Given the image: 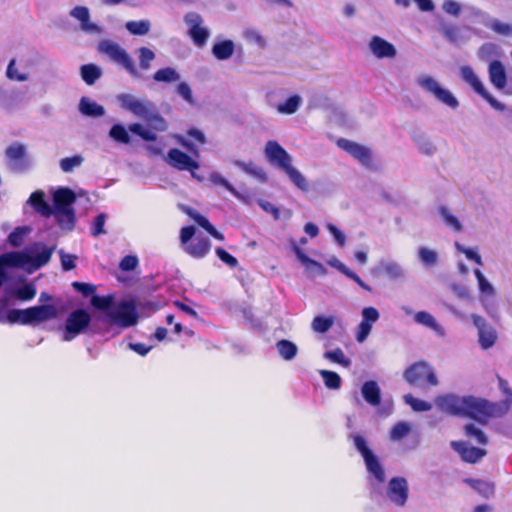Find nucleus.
<instances>
[{
    "label": "nucleus",
    "mask_w": 512,
    "mask_h": 512,
    "mask_svg": "<svg viewBox=\"0 0 512 512\" xmlns=\"http://www.w3.org/2000/svg\"><path fill=\"white\" fill-rule=\"evenodd\" d=\"M454 245H455V248L457 249V251L460 253H463L468 260L473 261L474 263H476L479 266L483 265L482 258L476 248L465 247L462 244H460L459 242H455Z\"/></svg>",
    "instance_id": "58"
},
{
    "label": "nucleus",
    "mask_w": 512,
    "mask_h": 512,
    "mask_svg": "<svg viewBox=\"0 0 512 512\" xmlns=\"http://www.w3.org/2000/svg\"><path fill=\"white\" fill-rule=\"evenodd\" d=\"M450 445L467 463H477L487 454L485 449L471 446L465 441H452Z\"/></svg>",
    "instance_id": "21"
},
{
    "label": "nucleus",
    "mask_w": 512,
    "mask_h": 512,
    "mask_svg": "<svg viewBox=\"0 0 512 512\" xmlns=\"http://www.w3.org/2000/svg\"><path fill=\"white\" fill-rule=\"evenodd\" d=\"M7 164L10 170L13 172L21 173L27 171L32 161L27 152V148L22 143H13L7 147L5 151Z\"/></svg>",
    "instance_id": "13"
},
{
    "label": "nucleus",
    "mask_w": 512,
    "mask_h": 512,
    "mask_svg": "<svg viewBox=\"0 0 512 512\" xmlns=\"http://www.w3.org/2000/svg\"><path fill=\"white\" fill-rule=\"evenodd\" d=\"M78 109L82 115L87 117L99 118L105 115V108L88 97L80 99Z\"/></svg>",
    "instance_id": "30"
},
{
    "label": "nucleus",
    "mask_w": 512,
    "mask_h": 512,
    "mask_svg": "<svg viewBox=\"0 0 512 512\" xmlns=\"http://www.w3.org/2000/svg\"><path fill=\"white\" fill-rule=\"evenodd\" d=\"M412 424L408 421L397 422L390 430L389 438L393 442H398L407 437L412 431Z\"/></svg>",
    "instance_id": "36"
},
{
    "label": "nucleus",
    "mask_w": 512,
    "mask_h": 512,
    "mask_svg": "<svg viewBox=\"0 0 512 512\" xmlns=\"http://www.w3.org/2000/svg\"><path fill=\"white\" fill-rule=\"evenodd\" d=\"M441 33L445 37V39L454 44L459 45L464 42V39L461 34V29L452 24H445L441 27Z\"/></svg>",
    "instance_id": "43"
},
{
    "label": "nucleus",
    "mask_w": 512,
    "mask_h": 512,
    "mask_svg": "<svg viewBox=\"0 0 512 512\" xmlns=\"http://www.w3.org/2000/svg\"><path fill=\"white\" fill-rule=\"evenodd\" d=\"M488 73L490 82L496 89L502 90L505 88L507 77L504 66L500 61H492L489 65Z\"/></svg>",
    "instance_id": "27"
},
{
    "label": "nucleus",
    "mask_w": 512,
    "mask_h": 512,
    "mask_svg": "<svg viewBox=\"0 0 512 512\" xmlns=\"http://www.w3.org/2000/svg\"><path fill=\"white\" fill-rule=\"evenodd\" d=\"M355 449L362 456L366 470L368 472V479L372 485H381L386 481V473L379 458L369 448L366 439L360 434H353L351 436Z\"/></svg>",
    "instance_id": "4"
},
{
    "label": "nucleus",
    "mask_w": 512,
    "mask_h": 512,
    "mask_svg": "<svg viewBox=\"0 0 512 512\" xmlns=\"http://www.w3.org/2000/svg\"><path fill=\"white\" fill-rule=\"evenodd\" d=\"M54 249V246L47 247L43 243L36 242L24 251H13L0 255V287L6 279L4 266L37 270L50 261Z\"/></svg>",
    "instance_id": "1"
},
{
    "label": "nucleus",
    "mask_w": 512,
    "mask_h": 512,
    "mask_svg": "<svg viewBox=\"0 0 512 512\" xmlns=\"http://www.w3.org/2000/svg\"><path fill=\"white\" fill-rule=\"evenodd\" d=\"M460 76L462 80L469 84L477 94L480 95L484 92L485 87L483 83L470 66H462L460 68Z\"/></svg>",
    "instance_id": "33"
},
{
    "label": "nucleus",
    "mask_w": 512,
    "mask_h": 512,
    "mask_svg": "<svg viewBox=\"0 0 512 512\" xmlns=\"http://www.w3.org/2000/svg\"><path fill=\"white\" fill-rule=\"evenodd\" d=\"M361 394L364 400L372 407H377L381 403V390L376 381L370 380L363 383Z\"/></svg>",
    "instance_id": "28"
},
{
    "label": "nucleus",
    "mask_w": 512,
    "mask_h": 512,
    "mask_svg": "<svg viewBox=\"0 0 512 512\" xmlns=\"http://www.w3.org/2000/svg\"><path fill=\"white\" fill-rule=\"evenodd\" d=\"M234 164L242 169L245 173L257 178L258 180L265 182L267 181V175L265 171L254 164L253 162H243L241 160H235Z\"/></svg>",
    "instance_id": "38"
},
{
    "label": "nucleus",
    "mask_w": 512,
    "mask_h": 512,
    "mask_svg": "<svg viewBox=\"0 0 512 512\" xmlns=\"http://www.w3.org/2000/svg\"><path fill=\"white\" fill-rule=\"evenodd\" d=\"M165 161L171 167L180 171H192L200 167L199 163L179 149H170Z\"/></svg>",
    "instance_id": "19"
},
{
    "label": "nucleus",
    "mask_w": 512,
    "mask_h": 512,
    "mask_svg": "<svg viewBox=\"0 0 512 512\" xmlns=\"http://www.w3.org/2000/svg\"><path fill=\"white\" fill-rule=\"evenodd\" d=\"M209 180L215 185H221L225 187L235 197L241 198L237 190L218 172H212L209 175Z\"/></svg>",
    "instance_id": "59"
},
{
    "label": "nucleus",
    "mask_w": 512,
    "mask_h": 512,
    "mask_svg": "<svg viewBox=\"0 0 512 512\" xmlns=\"http://www.w3.org/2000/svg\"><path fill=\"white\" fill-rule=\"evenodd\" d=\"M109 137L113 139L115 142L121 144L130 143L129 133L125 126L122 124H114L109 131Z\"/></svg>",
    "instance_id": "51"
},
{
    "label": "nucleus",
    "mask_w": 512,
    "mask_h": 512,
    "mask_svg": "<svg viewBox=\"0 0 512 512\" xmlns=\"http://www.w3.org/2000/svg\"><path fill=\"white\" fill-rule=\"evenodd\" d=\"M386 497L396 507H404L409 498L408 480L402 476L392 477L386 487Z\"/></svg>",
    "instance_id": "15"
},
{
    "label": "nucleus",
    "mask_w": 512,
    "mask_h": 512,
    "mask_svg": "<svg viewBox=\"0 0 512 512\" xmlns=\"http://www.w3.org/2000/svg\"><path fill=\"white\" fill-rule=\"evenodd\" d=\"M414 321L419 325L430 328L439 337H444L446 335L444 327L437 322L433 315L426 311L416 312L414 314Z\"/></svg>",
    "instance_id": "29"
},
{
    "label": "nucleus",
    "mask_w": 512,
    "mask_h": 512,
    "mask_svg": "<svg viewBox=\"0 0 512 512\" xmlns=\"http://www.w3.org/2000/svg\"><path fill=\"white\" fill-rule=\"evenodd\" d=\"M125 27L131 34L142 36L150 31L151 24L149 20L128 21Z\"/></svg>",
    "instance_id": "53"
},
{
    "label": "nucleus",
    "mask_w": 512,
    "mask_h": 512,
    "mask_svg": "<svg viewBox=\"0 0 512 512\" xmlns=\"http://www.w3.org/2000/svg\"><path fill=\"white\" fill-rule=\"evenodd\" d=\"M471 320L478 331V342L482 349L487 350L497 341L495 328L487 323L486 319L477 314H471Z\"/></svg>",
    "instance_id": "16"
},
{
    "label": "nucleus",
    "mask_w": 512,
    "mask_h": 512,
    "mask_svg": "<svg viewBox=\"0 0 512 512\" xmlns=\"http://www.w3.org/2000/svg\"><path fill=\"white\" fill-rule=\"evenodd\" d=\"M362 320L365 323L370 324L373 326L374 323H376L380 318L379 311L374 307H365L362 309L361 312Z\"/></svg>",
    "instance_id": "63"
},
{
    "label": "nucleus",
    "mask_w": 512,
    "mask_h": 512,
    "mask_svg": "<svg viewBox=\"0 0 512 512\" xmlns=\"http://www.w3.org/2000/svg\"><path fill=\"white\" fill-rule=\"evenodd\" d=\"M70 15L80 22L82 31L89 34L101 33V28L97 24L90 22V13L87 7L76 6L70 11Z\"/></svg>",
    "instance_id": "24"
},
{
    "label": "nucleus",
    "mask_w": 512,
    "mask_h": 512,
    "mask_svg": "<svg viewBox=\"0 0 512 512\" xmlns=\"http://www.w3.org/2000/svg\"><path fill=\"white\" fill-rule=\"evenodd\" d=\"M371 53L378 59L394 58L397 54L395 46L379 36H373L369 42Z\"/></svg>",
    "instance_id": "22"
},
{
    "label": "nucleus",
    "mask_w": 512,
    "mask_h": 512,
    "mask_svg": "<svg viewBox=\"0 0 512 512\" xmlns=\"http://www.w3.org/2000/svg\"><path fill=\"white\" fill-rule=\"evenodd\" d=\"M50 216H54L57 224L62 230L72 231L75 228L76 216L73 210L51 211Z\"/></svg>",
    "instance_id": "31"
},
{
    "label": "nucleus",
    "mask_w": 512,
    "mask_h": 512,
    "mask_svg": "<svg viewBox=\"0 0 512 512\" xmlns=\"http://www.w3.org/2000/svg\"><path fill=\"white\" fill-rule=\"evenodd\" d=\"M175 90H176V93L187 103H189L191 105L195 104V99L193 97L192 89L187 82H185V81L179 82L177 84Z\"/></svg>",
    "instance_id": "60"
},
{
    "label": "nucleus",
    "mask_w": 512,
    "mask_h": 512,
    "mask_svg": "<svg viewBox=\"0 0 512 512\" xmlns=\"http://www.w3.org/2000/svg\"><path fill=\"white\" fill-rule=\"evenodd\" d=\"M292 249L298 260L313 276H323L327 274V269L321 263L309 258L295 242H292Z\"/></svg>",
    "instance_id": "26"
},
{
    "label": "nucleus",
    "mask_w": 512,
    "mask_h": 512,
    "mask_svg": "<svg viewBox=\"0 0 512 512\" xmlns=\"http://www.w3.org/2000/svg\"><path fill=\"white\" fill-rule=\"evenodd\" d=\"M276 349L279 355L286 361L294 359L298 352V347L295 343L282 339L276 343Z\"/></svg>",
    "instance_id": "37"
},
{
    "label": "nucleus",
    "mask_w": 512,
    "mask_h": 512,
    "mask_svg": "<svg viewBox=\"0 0 512 512\" xmlns=\"http://www.w3.org/2000/svg\"><path fill=\"white\" fill-rule=\"evenodd\" d=\"M58 316V308L52 304H42L26 309H10L6 313L9 323L28 326H38L41 323L52 321Z\"/></svg>",
    "instance_id": "2"
},
{
    "label": "nucleus",
    "mask_w": 512,
    "mask_h": 512,
    "mask_svg": "<svg viewBox=\"0 0 512 512\" xmlns=\"http://www.w3.org/2000/svg\"><path fill=\"white\" fill-rule=\"evenodd\" d=\"M439 214L444 222V224L453 230L454 232H461L463 230V225L460 220L452 214V212L445 206H441L439 208Z\"/></svg>",
    "instance_id": "40"
},
{
    "label": "nucleus",
    "mask_w": 512,
    "mask_h": 512,
    "mask_svg": "<svg viewBox=\"0 0 512 512\" xmlns=\"http://www.w3.org/2000/svg\"><path fill=\"white\" fill-rule=\"evenodd\" d=\"M76 201L75 193L68 188H58L53 193V206L51 211L73 210Z\"/></svg>",
    "instance_id": "23"
},
{
    "label": "nucleus",
    "mask_w": 512,
    "mask_h": 512,
    "mask_svg": "<svg viewBox=\"0 0 512 512\" xmlns=\"http://www.w3.org/2000/svg\"><path fill=\"white\" fill-rule=\"evenodd\" d=\"M416 83L425 92L432 95L438 102L452 110H456L460 103L456 96L447 88L443 87L434 77L422 74L416 78Z\"/></svg>",
    "instance_id": "8"
},
{
    "label": "nucleus",
    "mask_w": 512,
    "mask_h": 512,
    "mask_svg": "<svg viewBox=\"0 0 512 512\" xmlns=\"http://www.w3.org/2000/svg\"><path fill=\"white\" fill-rule=\"evenodd\" d=\"M28 232L29 229L27 227H17L9 234L8 242L14 247H19L23 243L24 237Z\"/></svg>",
    "instance_id": "61"
},
{
    "label": "nucleus",
    "mask_w": 512,
    "mask_h": 512,
    "mask_svg": "<svg viewBox=\"0 0 512 512\" xmlns=\"http://www.w3.org/2000/svg\"><path fill=\"white\" fill-rule=\"evenodd\" d=\"M302 99L298 95L289 97L284 103L278 104L276 109L280 114H294L300 107Z\"/></svg>",
    "instance_id": "45"
},
{
    "label": "nucleus",
    "mask_w": 512,
    "mask_h": 512,
    "mask_svg": "<svg viewBox=\"0 0 512 512\" xmlns=\"http://www.w3.org/2000/svg\"><path fill=\"white\" fill-rule=\"evenodd\" d=\"M484 24L500 35L508 36L512 34V25L497 19L487 17V21H485Z\"/></svg>",
    "instance_id": "55"
},
{
    "label": "nucleus",
    "mask_w": 512,
    "mask_h": 512,
    "mask_svg": "<svg viewBox=\"0 0 512 512\" xmlns=\"http://www.w3.org/2000/svg\"><path fill=\"white\" fill-rule=\"evenodd\" d=\"M319 374L322 377L324 384L328 389H340L342 380L341 377L336 372L330 370H320Z\"/></svg>",
    "instance_id": "52"
},
{
    "label": "nucleus",
    "mask_w": 512,
    "mask_h": 512,
    "mask_svg": "<svg viewBox=\"0 0 512 512\" xmlns=\"http://www.w3.org/2000/svg\"><path fill=\"white\" fill-rule=\"evenodd\" d=\"M81 77L88 85H93L102 75L100 67L94 64H85L80 69Z\"/></svg>",
    "instance_id": "42"
},
{
    "label": "nucleus",
    "mask_w": 512,
    "mask_h": 512,
    "mask_svg": "<svg viewBox=\"0 0 512 512\" xmlns=\"http://www.w3.org/2000/svg\"><path fill=\"white\" fill-rule=\"evenodd\" d=\"M136 54L138 56L140 69L149 70L151 63L156 57L155 53L148 47H140L136 50Z\"/></svg>",
    "instance_id": "49"
},
{
    "label": "nucleus",
    "mask_w": 512,
    "mask_h": 512,
    "mask_svg": "<svg viewBox=\"0 0 512 512\" xmlns=\"http://www.w3.org/2000/svg\"><path fill=\"white\" fill-rule=\"evenodd\" d=\"M36 287L32 283H26L23 286L15 288L11 295L21 301H30L36 296Z\"/></svg>",
    "instance_id": "46"
},
{
    "label": "nucleus",
    "mask_w": 512,
    "mask_h": 512,
    "mask_svg": "<svg viewBox=\"0 0 512 512\" xmlns=\"http://www.w3.org/2000/svg\"><path fill=\"white\" fill-rule=\"evenodd\" d=\"M334 322L333 316L317 315L311 322V328L315 333L324 334L332 328Z\"/></svg>",
    "instance_id": "39"
},
{
    "label": "nucleus",
    "mask_w": 512,
    "mask_h": 512,
    "mask_svg": "<svg viewBox=\"0 0 512 512\" xmlns=\"http://www.w3.org/2000/svg\"><path fill=\"white\" fill-rule=\"evenodd\" d=\"M84 159L81 155L66 157L60 160V168L63 172H72L75 168L80 167Z\"/></svg>",
    "instance_id": "57"
},
{
    "label": "nucleus",
    "mask_w": 512,
    "mask_h": 512,
    "mask_svg": "<svg viewBox=\"0 0 512 512\" xmlns=\"http://www.w3.org/2000/svg\"><path fill=\"white\" fill-rule=\"evenodd\" d=\"M371 272L374 275H385L391 281H403L407 276L406 269L399 262L390 259H381Z\"/></svg>",
    "instance_id": "18"
},
{
    "label": "nucleus",
    "mask_w": 512,
    "mask_h": 512,
    "mask_svg": "<svg viewBox=\"0 0 512 512\" xmlns=\"http://www.w3.org/2000/svg\"><path fill=\"white\" fill-rule=\"evenodd\" d=\"M107 323L119 328H129L137 324L138 313L132 302L121 301L106 312Z\"/></svg>",
    "instance_id": "9"
},
{
    "label": "nucleus",
    "mask_w": 512,
    "mask_h": 512,
    "mask_svg": "<svg viewBox=\"0 0 512 512\" xmlns=\"http://www.w3.org/2000/svg\"><path fill=\"white\" fill-rule=\"evenodd\" d=\"M474 275L478 282V288L481 294L487 297H494L496 290L494 286L487 280L484 274L479 269L474 270Z\"/></svg>",
    "instance_id": "48"
},
{
    "label": "nucleus",
    "mask_w": 512,
    "mask_h": 512,
    "mask_svg": "<svg viewBox=\"0 0 512 512\" xmlns=\"http://www.w3.org/2000/svg\"><path fill=\"white\" fill-rule=\"evenodd\" d=\"M467 483L485 498H490L495 493V485L492 482L479 479H468Z\"/></svg>",
    "instance_id": "41"
},
{
    "label": "nucleus",
    "mask_w": 512,
    "mask_h": 512,
    "mask_svg": "<svg viewBox=\"0 0 512 512\" xmlns=\"http://www.w3.org/2000/svg\"><path fill=\"white\" fill-rule=\"evenodd\" d=\"M91 322L90 314L84 309H77L71 312L65 323L62 339L71 341L78 335L84 333Z\"/></svg>",
    "instance_id": "12"
},
{
    "label": "nucleus",
    "mask_w": 512,
    "mask_h": 512,
    "mask_svg": "<svg viewBox=\"0 0 512 512\" xmlns=\"http://www.w3.org/2000/svg\"><path fill=\"white\" fill-rule=\"evenodd\" d=\"M6 77L11 81L25 82L29 80L28 63L23 59L10 60L7 69Z\"/></svg>",
    "instance_id": "25"
},
{
    "label": "nucleus",
    "mask_w": 512,
    "mask_h": 512,
    "mask_svg": "<svg viewBox=\"0 0 512 512\" xmlns=\"http://www.w3.org/2000/svg\"><path fill=\"white\" fill-rule=\"evenodd\" d=\"M464 432L467 437L473 438L480 445H486L488 443L486 434L475 424H466L464 426Z\"/></svg>",
    "instance_id": "54"
},
{
    "label": "nucleus",
    "mask_w": 512,
    "mask_h": 512,
    "mask_svg": "<svg viewBox=\"0 0 512 512\" xmlns=\"http://www.w3.org/2000/svg\"><path fill=\"white\" fill-rule=\"evenodd\" d=\"M45 194L43 191L38 190L33 192L29 199L28 203L34 207L36 211H38L43 216L49 217L50 216V209L51 206L45 201L44 199Z\"/></svg>",
    "instance_id": "34"
},
{
    "label": "nucleus",
    "mask_w": 512,
    "mask_h": 512,
    "mask_svg": "<svg viewBox=\"0 0 512 512\" xmlns=\"http://www.w3.org/2000/svg\"><path fill=\"white\" fill-rule=\"evenodd\" d=\"M99 51L123 68L132 78L139 79L142 77L131 55L118 43L104 40L99 43Z\"/></svg>",
    "instance_id": "7"
},
{
    "label": "nucleus",
    "mask_w": 512,
    "mask_h": 512,
    "mask_svg": "<svg viewBox=\"0 0 512 512\" xmlns=\"http://www.w3.org/2000/svg\"><path fill=\"white\" fill-rule=\"evenodd\" d=\"M235 44L232 40L216 42L212 47L213 56L221 61L228 60L234 54Z\"/></svg>",
    "instance_id": "32"
},
{
    "label": "nucleus",
    "mask_w": 512,
    "mask_h": 512,
    "mask_svg": "<svg viewBox=\"0 0 512 512\" xmlns=\"http://www.w3.org/2000/svg\"><path fill=\"white\" fill-rule=\"evenodd\" d=\"M180 79V73L173 67L161 68L153 74V80L157 83H175Z\"/></svg>",
    "instance_id": "35"
},
{
    "label": "nucleus",
    "mask_w": 512,
    "mask_h": 512,
    "mask_svg": "<svg viewBox=\"0 0 512 512\" xmlns=\"http://www.w3.org/2000/svg\"><path fill=\"white\" fill-rule=\"evenodd\" d=\"M442 9L446 14L458 17L461 13V4L455 0H445Z\"/></svg>",
    "instance_id": "64"
},
{
    "label": "nucleus",
    "mask_w": 512,
    "mask_h": 512,
    "mask_svg": "<svg viewBox=\"0 0 512 512\" xmlns=\"http://www.w3.org/2000/svg\"><path fill=\"white\" fill-rule=\"evenodd\" d=\"M337 145L359 161L364 166H370L372 163L371 151L369 148L347 139H339Z\"/></svg>",
    "instance_id": "20"
},
{
    "label": "nucleus",
    "mask_w": 512,
    "mask_h": 512,
    "mask_svg": "<svg viewBox=\"0 0 512 512\" xmlns=\"http://www.w3.org/2000/svg\"><path fill=\"white\" fill-rule=\"evenodd\" d=\"M404 378L409 384L418 387L438 385V379L433 368L424 361L417 362L408 367L404 373Z\"/></svg>",
    "instance_id": "11"
},
{
    "label": "nucleus",
    "mask_w": 512,
    "mask_h": 512,
    "mask_svg": "<svg viewBox=\"0 0 512 512\" xmlns=\"http://www.w3.org/2000/svg\"><path fill=\"white\" fill-rule=\"evenodd\" d=\"M475 400L476 397L473 396H460L450 393L436 397L435 405L447 414L474 419Z\"/></svg>",
    "instance_id": "5"
},
{
    "label": "nucleus",
    "mask_w": 512,
    "mask_h": 512,
    "mask_svg": "<svg viewBox=\"0 0 512 512\" xmlns=\"http://www.w3.org/2000/svg\"><path fill=\"white\" fill-rule=\"evenodd\" d=\"M116 99L124 110H127L133 115L147 121L161 122L162 126L159 127V129L161 131L166 130L167 125L165 120L157 113L155 105L151 101L147 99H140L130 93L118 94Z\"/></svg>",
    "instance_id": "3"
},
{
    "label": "nucleus",
    "mask_w": 512,
    "mask_h": 512,
    "mask_svg": "<svg viewBox=\"0 0 512 512\" xmlns=\"http://www.w3.org/2000/svg\"><path fill=\"white\" fill-rule=\"evenodd\" d=\"M418 259L426 267H433L438 262V253L427 247H419Z\"/></svg>",
    "instance_id": "50"
},
{
    "label": "nucleus",
    "mask_w": 512,
    "mask_h": 512,
    "mask_svg": "<svg viewBox=\"0 0 512 512\" xmlns=\"http://www.w3.org/2000/svg\"><path fill=\"white\" fill-rule=\"evenodd\" d=\"M404 401L414 411H417V412H426V411H429V410L432 409V404L431 403H429L427 401H424V400H421V399H418V398H415V397H413L410 394H407V395L404 396Z\"/></svg>",
    "instance_id": "56"
},
{
    "label": "nucleus",
    "mask_w": 512,
    "mask_h": 512,
    "mask_svg": "<svg viewBox=\"0 0 512 512\" xmlns=\"http://www.w3.org/2000/svg\"><path fill=\"white\" fill-rule=\"evenodd\" d=\"M505 399L500 402H490L485 399L476 398L474 419L480 423H486L487 419L502 417L510 410L512 405V390L501 382Z\"/></svg>",
    "instance_id": "6"
},
{
    "label": "nucleus",
    "mask_w": 512,
    "mask_h": 512,
    "mask_svg": "<svg viewBox=\"0 0 512 512\" xmlns=\"http://www.w3.org/2000/svg\"><path fill=\"white\" fill-rule=\"evenodd\" d=\"M284 172L289 177L290 181L300 190L302 191H308L309 190V184L304 175L297 170L295 167L292 166V164L284 170Z\"/></svg>",
    "instance_id": "44"
},
{
    "label": "nucleus",
    "mask_w": 512,
    "mask_h": 512,
    "mask_svg": "<svg viewBox=\"0 0 512 512\" xmlns=\"http://www.w3.org/2000/svg\"><path fill=\"white\" fill-rule=\"evenodd\" d=\"M194 235V226L183 227L180 232L181 243L183 244L184 250L187 254L194 258H203L209 253L211 242L207 237L202 235H197L192 240Z\"/></svg>",
    "instance_id": "10"
},
{
    "label": "nucleus",
    "mask_w": 512,
    "mask_h": 512,
    "mask_svg": "<svg viewBox=\"0 0 512 512\" xmlns=\"http://www.w3.org/2000/svg\"><path fill=\"white\" fill-rule=\"evenodd\" d=\"M184 22L188 26V35L194 45L203 47L210 37V30L204 25L201 15L196 12H188L184 16Z\"/></svg>",
    "instance_id": "14"
},
{
    "label": "nucleus",
    "mask_w": 512,
    "mask_h": 512,
    "mask_svg": "<svg viewBox=\"0 0 512 512\" xmlns=\"http://www.w3.org/2000/svg\"><path fill=\"white\" fill-rule=\"evenodd\" d=\"M323 357L330 362L337 363L345 368H349L351 366V360L347 358L341 348H336L334 350L326 351L323 354Z\"/></svg>",
    "instance_id": "47"
},
{
    "label": "nucleus",
    "mask_w": 512,
    "mask_h": 512,
    "mask_svg": "<svg viewBox=\"0 0 512 512\" xmlns=\"http://www.w3.org/2000/svg\"><path fill=\"white\" fill-rule=\"evenodd\" d=\"M264 154L270 164L282 171L292 164V157L277 141H268L265 145Z\"/></svg>",
    "instance_id": "17"
},
{
    "label": "nucleus",
    "mask_w": 512,
    "mask_h": 512,
    "mask_svg": "<svg viewBox=\"0 0 512 512\" xmlns=\"http://www.w3.org/2000/svg\"><path fill=\"white\" fill-rule=\"evenodd\" d=\"M107 220V215L105 213H100L97 215L91 226V234L94 237H98L102 234H105L106 231L104 229L105 223Z\"/></svg>",
    "instance_id": "62"
}]
</instances>
